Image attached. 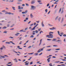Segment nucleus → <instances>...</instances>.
Wrapping results in <instances>:
<instances>
[{"label":"nucleus","mask_w":66,"mask_h":66,"mask_svg":"<svg viewBox=\"0 0 66 66\" xmlns=\"http://www.w3.org/2000/svg\"><path fill=\"white\" fill-rule=\"evenodd\" d=\"M53 32H49V35H47L46 36V37H48V38H53V35L52 34H53Z\"/></svg>","instance_id":"f257e3e1"},{"label":"nucleus","mask_w":66,"mask_h":66,"mask_svg":"<svg viewBox=\"0 0 66 66\" xmlns=\"http://www.w3.org/2000/svg\"><path fill=\"white\" fill-rule=\"evenodd\" d=\"M31 10H34L35 9H36V7L35 6L33 5L31 6Z\"/></svg>","instance_id":"f03ea898"},{"label":"nucleus","mask_w":66,"mask_h":66,"mask_svg":"<svg viewBox=\"0 0 66 66\" xmlns=\"http://www.w3.org/2000/svg\"><path fill=\"white\" fill-rule=\"evenodd\" d=\"M3 48H5V47L3 45V47H1V48H0V49L1 50H3Z\"/></svg>","instance_id":"7ed1b4c3"},{"label":"nucleus","mask_w":66,"mask_h":66,"mask_svg":"<svg viewBox=\"0 0 66 66\" xmlns=\"http://www.w3.org/2000/svg\"><path fill=\"white\" fill-rule=\"evenodd\" d=\"M51 57H49L48 59H47V62H48V63H49L50 62V60L51 59Z\"/></svg>","instance_id":"20e7f679"},{"label":"nucleus","mask_w":66,"mask_h":66,"mask_svg":"<svg viewBox=\"0 0 66 66\" xmlns=\"http://www.w3.org/2000/svg\"><path fill=\"white\" fill-rule=\"evenodd\" d=\"M19 34H20V33L19 32H17L16 33V34H15V36H18Z\"/></svg>","instance_id":"39448f33"},{"label":"nucleus","mask_w":66,"mask_h":66,"mask_svg":"<svg viewBox=\"0 0 66 66\" xmlns=\"http://www.w3.org/2000/svg\"><path fill=\"white\" fill-rule=\"evenodd\" d=\"M42 27H44L45 26V25H44V23H43V22H42Z\"/></svg>","instance_id":"423d86ee"},{"label":"nucleus","mask_w":66,"mask_h":66,"mask_svg":"<svg viewBox=\"0 0 66 66\" xmlns=\"http://www.w3.org/2000/svg\"><path fill=\"white\" fill-rule=\"evenodd\" d=\"M24 30L23 29H22L20 30V32H26V31H23Z\"/></svg>","instance_id":"0eeeda50"},{"label":"nucleus","mask_w":66,"mask_h":66,"mask_svg":"<svg viewBox=\"0 0 66 66\" xmlns=\"http://www.w3.org/2000/svg\"><path fill=\"white\" fill-rule=\"evenodd\" d=\"M41 49H39L38 50V51L37 52V53H39L41 52Z\"/></svg>","instance_id":"6e6552de"},{"label":"nucleus","mask_w":66,"mask_h":66,"mask_svg":"<svg viewBox=\"0 0 66 66\" xmlns=\"http://www.w3.org/2000/svg\"><path fill=\"white\" fill-rule=\"evenodd\" d=\"M42 39H41L40 40V44H39V46H40V45H41L42 43Z\"/></svg>","instance_id":"1a4fd4ad"},{"label":"nucleus","mask_w":66,"mask_h":66,"mask_svg":"<svg viewBox=\"0 0 66 66\" xmlns=\"http://www.w3.org/2000/svg\"><path fill=\"white\" fill-rule=\"evenodd\" d=\"M36 27V26H35V27H34L32 29V30H35V29Z\"/></svg>","instance_id":"9d476101"},{"label":"nucleus","mask_w":66,"mask_h":66,"mask_svg":"<svg viewBox=\"0 0 66 66\" xmlns=\"http://www.w3.org/2000/svg\"><path fill=\"white\" fill-rule=\"evenodd\" d=\"M65 64H61V65H58L57 66H65Z\"/></svg>","instance_id":"9b49d317"},{"label":"nucleus","mask_w":66,"mask_h":66,"mask_svg":"<svg viewBox=\"0 0 66 66\" xmlns=\"http://www.w3.org/2000/svg\"><path fill=\"white\" fill-rule=\"evenodd\" d=\"M34 55H35V56L37 55H38V53H35V54H34Z\"/></svg>","instance_id":"f8f14e48"},{"label":"nucleus","mask_w":66,"mask_h":66,"mask_svg":"<svg viewBox=\"0 0 66 66\" xmlns=\"http://www.w3.org/2000/svg\"><path fill=\"white\" fill-rule=\"evenodd\" d=\"M35 3V2L34 1H32L31 2V4H34Z\"/></svg>","instance_id":"ddd939ff"},{"label":"nucleus","mask_w":66,"mask_h":66,"mask_svg":"<svg viewBox=\"0 0 66 66\" xmlns=\"http://www.w3.org/2000/svg\"><path fill=\"white\" fill-rule=\"evenodd\" d=\"M21 6H18V7H19L18 8V9H21V7H20Z\"/></svg>","instance_id":"4468645a"},{"label":"nucleus","mask_w":66,"mask_h":66,"mask_svg":"<svg viewBox=\"0 0 66 66\" xmlns=\"http://www.w3.org/2000/svg\"><path fill=\"white\" fill-rule=\"evenodd\" d=\"M30 16L31 18H32L33 17V15H32V14L31 13L30 14Z\"/></svg>","instance_id":"2eb2a0df"},{"label":"nucleus","mask_w":66,"mask_h":66,"mask_svg":"<svg viewBox=\"0 0 66 66\" xmlns=\"http://www.w3.org/2000/svg\"><path fill=\"white\" fill-rule=\"evenodd\" d=\"M7 27H4L3 28V29H6Z\"/></svg>","instance_id":"dca6fc26"},{"label":"nucleus","mask_w":66,"mask_h":66,"mask_svg":"<svg viewBox=\"0 0 66 66\" xmlns=\"http://www.w3.org/2000/svg\"><path fill=\"white\" fill-rule=\"evenodd\" d=\"M6 44H10V43L9 42H6Z\"/></svg>","instance_id":"f3484780"},{"label":"nucleus","mask_w":66,"mask_h":66,"mask_svg":"<svg viewBox=\"0 0 66 66\" xmlns=\"http://www.w3.org/2000/svg\"><path fill=\"white\" fill-rule=\"evenodd\" d=\"M45 11L46 12V13L48 12V10L47 9H46L45 10Z\"/></svg>","instance_id":"a211bd4d"},{"label":"nucleus","mask_w":66,"mask_h":66,"mask_svg":"<svg viewBox=\"0 0 66 66\" xmlns=\"http://www.w3.org/2000/svg\"><path fill=\"white\" fill-rule=\"evenodd\" d=\"M35 32H36V33H38V30H35Z\"/></svg>","instance_id":"6ab92c4d"},{"label":"nucleus","mask_w":66,"mask_h":66,"mask_svg":"<svg viewBox=\"0 0 66 66\" xmlns=\"http://www.w3.org/2000/svg\"><path fill=\"white\" fill-rule=\"evenodd\" d=\"M27 12H28V11L27 10L26 11L24 12L25 14H26Z\"/></svg>","instance_id":"aec40b11"},{"label":"nucleus","mask_w":66,"mask_h":66,"mask_svg":"<svg viewBox=\"0 0 66 66\" xmlns=\"http://www.w3.org/2000/svg\"><path fill=\"white\" fill-rule=\"evenodd\" d=\"M61 9H62V8H61L60 9V10H59V13H60V12H61Z\"/></svg>","instance_id":"412c9836"},{"label":"nucleus","mask_w":66,"mask_h":66,"mask_svg":"<svg viewBox=\"0 0 66 66\" xmlns=\"http://www.w3.org/2000/svg\"><path fill=\"white\" fill-rule=\"evenodd\" d=\"M49 65L50 66H53L52 65V63H51L49 64Z\"/></svg>","instance_id":"4be33fe9"},{"label":"nucleus","mask_w":66,"mask_h":66,"mask_svg":"<svg viewBox=\"0 0 66 66\" xmlns=\"http://www.w3.org/2000/svg\"><path fill=\"white\" fill-rule=\"evenodd\" d=\"M26 6H29V4L27 3H26Z\"/></svg>","instance_id":"5701e85b"},{"label":"nucleus","mask_w":66,"mask_h":66,"mask_svg":"<svg viewBox=\"0 0 66 66\" xmlns=\"http://www.w3.org/2000/svg\"><path fill=\"white\" fill-rule=\"evenodd\" d=\"M34 37V36L33 35H32L30 36V37L31 38Z\"/></svg>","instance_id":"b1692460"},{"label":"nucleus","mask_w":66,"mask_h":66,"mask_svg":"<svg viewBox=\"0 0 66 66\" xmlns=\"http://www.w3.org/2000/svg\"><path fill=\"white\" fill-rule=\"evenodd\" d=\"M51 50H52L51 49H50V50H46V51H50Z\"/></svg>","instance_id":"393cba45"},{"label":"nucleus","mask_w":66,"mask_h":66,"mask_svg":"<svg viewBox=\"0 0 66 66\" xmlns=\"http://www.w3.org/2000/svg\"><path fill=\"white\" fill-rule=\"evenodd\" d=\"M61 17L59 18L58 19L59 21H60V20H61Z\"/></svg>","instance_id":"a878e982"},{"label":"nucleus","mask_w":66,"mask_h":66,"mask_svg":"<svg viewBox=\"0 0 66 66\" xmlns=\"http://www.w3.org/2000/svg\"><path fill=\"white\" fill-rule=\"evenodd\" d=\"M29 64V63H25V65H29V64Z\"/></svg>","instance_id":"bb28decb"},{"label":"nucleus","mask_w":66,"mask_h":66,"mask_svg":"<svg viewBox=\"0 0 66 66\" xmlns=\"http://www.w3.org/2000/svg\"><path fill=\"white\" fill-rule=\"evenodd\" d=\"M53 46L54 47H57V45H53Z\"/></svg>","instance_id":"cd10ccee"},{"label":"nucleus","mask_w":66,"mask_h":66,"mask_svg":"<svg viewBox=\"0 0 66 66\" xmlns=\"http://www.w3.org/2000/svg\"><path fill=\"white\" fill-rule=\"evenodd\" d=\"M12 9H13L14 10H15V8L14 7H12Z\"/></svg>","instance_id":"c85d7f7f"},{"label":"nucleus","mask_w":66,"mask_h":66,"mask_svg":"<svg viewBox=\"0 0 66 66\" xmlns=\"http://www.w3.org/2000/svg\"><path fill=\"white\" fill-rule=\"evenodd\" d=\"M38 31H39L40 30H41V28H40V29H38Z\"/></svg>","instance_id":"c756f323"},{"label":"nucleus","mask_w":66,"mask_h":66,"mask_svg":"<svg viewBox=\"0 0 66 66\" xmlns=\"http://www.w3.org/2000/svg\"><path fill=\"white\" fill-rule=\"evenodd\" d=\"M22 1V0H19L18 1L19 2H21Z\"/></svg>","instance_id":"7c9ffc66"},{"label":"nucleus","mask_w":66,"mask_h":66,"mask_svg":"<svg viewBox=\"0 0 66 66\" xmlns=\"http://www.w3.org/2000/svg\"><path fill=\"white\" fill-rule=\"evenodd\" d=\"M57 39H53V40H52V41H55V40H56Z\"/></svg>","instance_id":"2f4dec72"},{"label":"nucleus","mask_w":66,"mask_h":66,"mask_svg":"<svg viewBox=\"0 0 66 66\" xmlns=\"http://www.w3.org/2000/svg\"><path fill=\"white\" fill-rule=\"evenodd\" d=\"M7 33V31H5L4 32H3V33Z\"/></svg>","instance_id":"473e14b6"},{"label":"nucleus","mask_w":66,"mask_h":66,"mask_svg":"<svg viewBox=\"0 0 66 66\" xmlns=\"http://www.w3.org/2000/svg\"><path fill=\"white\" fill-rule=\"evenodd\" d=\"M63 10H62V12H61V14H62L63 13Z\"/></svg>","instance_id":"72a5a7b5"},{"label":"nucleus","mask_w":66,"mask_h":66,"mask_svg":"<svg viewBox=\"0 0 66 66\" xmlns=\"http://www.w3.org/2000/svg\"><path fill=\"white\" fill-rule=\"evenodd\" d=\"M60 34H61V35H62L64 34V33H63V32H61V33Z\"/></svg>","instance_id":"f704fd0d"},{"label":"nucleus","mask_w":66,"mask_h":66,"mask_svg":"<svg viewBox=\"0 0 66 66\" xmlns=\"http://www.w3.org/2000/svg\"><path fill=\"white\" fill-rule=\"evenodd\" d=\"M48 25H49L50 26H53L52 25H51V24H48Z\"/></svg>","instance_id":"c9c22d12"},{"label":"nucleus","mask_w":66,"mask_h":66,"mask_svg":"<svg viewBox=\"0 0 66 66\" xmlns=\"http://www.w3.org/2000/svg\"><path fill=\"white\" fill-rule=\"evenodd\" d=\"M52 29H53V30H54L56 29V28H55L54 27H53Z\"/></svg>","instance_id":"e433bc0d"},{"label":"nucleus","mask_w":66,"mask_h":66,"mask_svg":"<svg viewBox=\"0 0 66 66\" xmlns=\"http://www.w3.org/2000/svg\"><path fill=\"white\" fill-rule=\"evenodd\" d=\"M33 62H30V64H33Z\"/></svg>","instance_id":"4c0bfd02"},{"label":"nucleus","mask_w":66,"mask_h":66,"mask_svg":"<svg viewBox=\"0 0 66 66\" xmlns=\"http://www.w3.org/2000/svg\"><path fill=\"white\" fill-rule=\"evenodd\" d=\"M28 29V28H26L24 29L25 30H26Z\"/></svg>","instance_id":"58836bf2"},{"label":"nucleus","mask_w":66,"mask_h":66,"mask_svg":"<svg viewBox=\"0 0 66 66\" xmlns=\"http://www.w3.org/2000/svg\"><path fill=\"white\" fill-rule=\"evenodd\" d=\"M1 57H2V58H5V57H4V56H1Z\"/></svg>","instance_id":"ea45409f"},{"label":"nucleus","mask_w":66,"mask_h":66,"mask_svg":"<svg viewBox=\"0 0 66 66\" xmlns=\"http://www.w3.org/2000/svg\"><path fill=\"white\" fill-rule=\"evenodd\" d=\"M6 65L8 66H12V65H9V64H6Z\"/></svg>","instance_id":"a19ab883"},{"label":"nucleus","mask_w":66,"mask_h":66,"mask_svg":"<svg viewBox=\"0 0 66 66\" xmlns=\"http://www.w3.org/2000/svg\"><path fill=\"white\" fill-rule=\"evenodd\" d=\"M37 2H38V3H40V2H41V1H40V0H39V1H37Z\"/></svg>","instance_id":"79ce46f5"},{"label":"nucleus","mask_w":66,"mask_h":66,"mask_svg":"<svg viewBox=\"0 0 66 66\" xmlns=\"http://www.w3.org/2000/svg\"><path fill=\"white\" fill-rule=\"evenodd\" d=\"M4 56H5V57H8V56L6 55H4Z\"/></svg>","instance_id":"37998d69"},{"label":"nucleus","mask_w":66,"mask_h":66,"mask_svg":"<svg viewBox=\"0 0 66 66\" xmlns=\"http://www.w3.org/2000/svg\"><path fill=\"white\" fill-rule=\"evenodd\" d=\"M62 60L63 61H66V60L65 59H62Z\"/></svg>","instance_id":"c03bdc74"},{"label":"nucleus","mask_w":66,"mask_h":66,"mask_svg":"<svg viewBox=\"0 0 66 66\" xmlns=\"http://www.w3.org/2000/svg\"><path fill=\"white\" fill-rule=\"evenodd\" d=\"M63 36H64V37H66V34L63 35Z\"/></svg>","instance_id":"a18cd8bd"},{"label":"nucleus","mask_w":66,"mask_h":66,"mask_svg":"<svg viewBox=\"0 0 66 66\" xmlns=\"http://www.w3.org/2000/svg\"><path fill=\"white\" fill-rule=\"evenodd\" d=\"M58 17H59L58 16H57L56 18V20L58 19Z\"/></svg>","instance_id":"49530a36"},{"label":"nucleus","mask_w":66,"mask_h":66,"mask_svg":"<svg viewBox=\"0 0 66 66\" xmlns=\"http://www.w3.org/2000/svg\"><path fill=\"white\" fill-rule=\"evenodd\" d=\"M49 6V4H47V7H48V6Z\"/></svg>","instance_id":"de8ad7c7"},{"label":"nucleus","mask_w":66,"mask_h":66,"mask_svg":"<svg viewBox=\"0 0 66 66\" xmlns=\"http://www.w3.org/2000/svg\"><path fill=\"white\" fill-rule=\"evenodd\" d=\"M28 19H29V18H26V20H28Z\"/></svg>","instance_id":"09e8293b"},{"label":"nucleus","mask_w":66,"mask_h":66,"mask_svg":"<svg viewBox=\"0 0 66 66\" xmlns=\"http://www.w3.org/2000/svg\"><path fill=\"white\" fill-rule=\"evenodd\" d=\"M57 33L58 34V35L60 34V32H59V31H57Z\"/></svg>","instance_id":"8fccbe9b"},{"label":"nucleus","mask_w":66,"mask_h":66,"mask_svg":"<svg viewBox=\"0 0 66 66\" xmlns=\"http://www.w3.org/2000/svg\"><path fill=\"white\" fill-rule=\"evenodd\" d=\"M60 50V48H58V49H56V50Z\"/></svg>","instance_id":"3c124183"},{"label":"nucleus","mask_w":66,"mask_h":66,"mask_svg":"<svg viewBox=\"0 0 66 66\" xmlns=\"http://www.w3.org/2000/svg\"><path fill=\"white\" fill-rule=\"evenodd\" d=\"M60 40H57L56 41V42H60Z\"/></svg>","instance_id":"603ef678"},{"label":"nucleus","mask_w":66,"mask_h":66,"mask_svg":"<svg viewBox=\"0 0 66 66\" xmlns=\"http://www.w3.org/2000/svg\"><path fill=\"white\" fill-rule=\"evenodd\" d=\"M44 49V48H41L40 49V51H42Z\"/></svg>","instance_id":"864d4df0"},{"label":"nucleus","mask_w":66,"mask_h":66,"mask_svg":"<svg viewBox=\"0 0 66 66\" xmlns=\"http://www.w3.org/2000/svg\"><path fill=\"white\" fill-rule=\"evenodd\" d=\"M14 24H13V25L12 26H11V27H13V26H14Z\"/></svg>","instance_id":"5fc2aeb1"},{"label":"nucleus","mask_w":66,"mask_h":66,"mask_svg":"<svg viewBox=\"0 0 66 66\" xmlns=\"http://www.w3.org/2000/svg\"><path fill=\"white\" fill-rule=\"evenodd\" d=\"M64 20V18H63L62 19V21H63Z\"/></svg>","instance_id":"6e6d98bb"},{"label":"nucleus","mask_w":66,"mask_h":66,"mask_svg":"<svg viewBox=\"0 0 66 66\" xmlns=\"http://www.w3.org/2000/svg\"><path fill=\"white\" fill-rule=\"evenodd\" d=\"M34 25V24H31L30 25V26H33Z\"/></svg>","instance_id":"4d7b16f0"},{"label":"nucleus","mask_w":66,"mask_h":66,"mask_svg":"<svg viewBox=\"0 0 66 66\" xmlns=\"http://www.w3.org/2000/svg\"><path fill=\"white\" fill-rule=\"evenodd\" d=\"M36 22L37 23H39V21H36Z\"/></svg>","instance_id":"13d9d810"},{"label":"nucleus","mask_w":66,"mask_h":66,"mask_svg":"<svg viewBox=\"0 0 66 66\" xmlns=\"http://www.w3.org/2000/svg\"><path fill=\"white\" fill-rule=\"evenodd\" d=\"M17 48H20V47L19 46H17Z\"/></svg>","instance_id":"bf43d9fd"},{"label":"nucleus","mask_w":66,"mask_h":66,"mask_svg":"<svg viewBox=\"0 0 66 66\" xmlns=\"http://www.w3.org/2000/svg\"><path fill=\"white\" fill-rule=\"evenodd\" d=\"M8 14H9L10 15L11 14V13L10 12H9V13L8 12Z\"/></svg>","instance_id":"052dcab7"},{"label":"nucleus","mask_w":66,"mask_h":66,"mask_svg":"<svg viewBox=\"0 0 66 66\" xmlns=\"http://www.w3.org/2000/svg\"><path fill=\"white\" fill-rule=\"evenodd\" d=\"M9 38H13V37H9Z\"/></svg>","instance_id":"680f3d73"},{"label":"nucleus","mask_w":66,"mask_h":66,"mask_svg":"<svg viewBox=\"0 0 66 66\" xmlns=\"http://www.w3.org/2000/svg\"><path fill=\"white\" fill-rule=\"evenodd\" d=\"M12 63V62H9L8 63V64H11Z\"/></svg>","instance_id":"e2e57ef3"},{"label":"nucleus","mask_w":66,"mask_h":66,"mask_svg":"<svg viewBox=\"0 0 66 66\" xmlns=\"http://www.w3.org/2000/svg\"><path fill=\"white\" fill-rule=\"evenodd\" d=\"M22 6H25V4H22Z\"/></svg>","instance_id":"0e129e2a"},{"label":"nucleus","mask_w":66,"mask_h":66,"mask_svg":"<svg viewBox=\"0 0 66 66\" xmlns=\"http://www.w3.org/2000/svg\"><path fill=\"white\" fill-rule=\"evenodd\" d=\"M34 53H31V54L32 55Z\"/></svg>","instance_id":"69168bd1"},{"label":"nucleus","mask_w":66,"mask_h":66,"mask_svg":"<svg viewBox=\"0 0 66 66\" xmlns=\"http://www.w3.org/2000/svg\"><path fill=\"white\" fill-rule=\"evenodd\" d=\"M26 61V60L24 59L23 60V62H24L25 61Z\"/></svg>","instance_id":"338daca9"},{"label":"nucleus","mask_w":66,"mask_h":66,"mask_svg":"<svg viewBox=\"0 0 66 66\" xmlns=\"http://www.w3.org/2000/svg\"><path fill=\"white\" fill-rule=\"evenodd\" d=\"M10 26V25L9 24H7V27H9Z\"/></svg>","instance_id":"774afa93"}]
</instances>
